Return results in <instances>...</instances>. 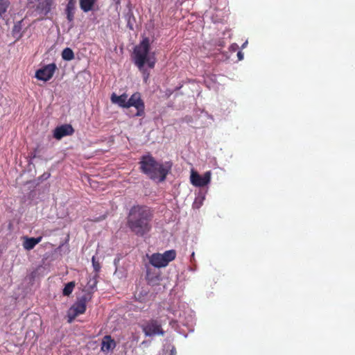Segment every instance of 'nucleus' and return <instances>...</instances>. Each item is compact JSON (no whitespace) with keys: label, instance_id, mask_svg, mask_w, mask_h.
<instances>
[{"label":"nucleus","instance_id":"obj_19","mask_svg":"<svg viewBox=\"0 0 355 355\" xmlns=\"http://www.w3.org/2000/svg\"><path fill=\"white\" fill-rule=\"evenodd\" d=\"M75 286H76L75 282H70L67 283L63 288V291H62L63 295L69 296L72 293Z\"/></svg>","mask_w":355,"mask_h":355},{"label":"nucleus","instance_id":"obj_17","mask_svg":"<svg viewBox=\"0 0 355 355\" xmlns=\"http://www.w3.org/2000/svg\"><path fill=\"white\" fill-rule=\"evenodd\" d=\"M97 0H80V7L85 12L93 9V6Z\"/></svg>","mask_w":355,"mask_h":355},{"label":"nucleus","instance_id":"obj_15","mask_svg":"<svg viewBox=\"0 0 355 355\" xmlns=\"http://www.w3.org/2000/svg\"><path fill=\"white\" fill-rule=\"evenodd\" d=\"M76 4V0H69L67 4L65 13L67 15V19L69 22H72L73 21Z\"/></svg>","mask_w":355,"mask_h":355},{"label":"nucleus","instance_id":"obj_24","mask_svg":"<svg viewBox=\"0 0 355 355\" xmlns=\"http://www.w3.org/2000/svg\"><path fill=\"white\" fill-rule=\"evenodd\" d=\"M139 71L143 74L144 81L145 83H146L148 81V78H149L150 73L147 71V69L145 68V67H144V69L143 70H139Z\"/></svg>","mask_w":355,"mask_h":355},{"label":"nucleus","instance_id":"obj_25","mask_svg":"<svg viewBox=\"0 0 355 355\" xmlns=\"http://www.w3.org/2000/svg\"><path fill=\"white\" fill-rule=\"evenodd\" d=\"M237 55H238L239 59L240 60L243 59V54H242V53L241 51L238 52Z\"/></svg>","mask_w":355,"mask_h":355},{"label":"nucleus","instance_id":"obj_2","mask_svg":"<svg viewBox=\"0 0 355 355\" xmlns=\"http://www.w3.org/2000/svg\"><path fill=\"white\" fill-rule=\"evenodd\" d=\"M139 164L143 173L151 180H158L159 182L165 180L170 170V168H166L162 164L157 162L150 155L142 156Z\"/></svg>","mask_w":355,"mask_h":355},{"label":"nucleus","instance_id":"obj_11","mask_svg":"<svg viewBox=\"0 0 355 355\" xmlns=\"http://www.w3.org/2000/svg\"><path fill=\"white\" fill-rule=\"evenodd\" d=\"M146 279L148 284L152 286L157 285L161 279L160 272L153 270L152 268L147 266Z\"/></svg>","mask_w":355,"mask_h":355},{"label":"nucleus","instance_id":"obj_14","mask_svg":"<svg viewBox=\"0 0 355 355\" xmlns=\"http://www.w3.org/2000/svg\"><path fill=\"white\" fill-rule=\"evenodd\" d=\"M116 347V343L111 336H105L101 343V350L103 352H108Z\"/></svg>","mask_w":355,"mask_h":355},{"label":"nucleus","instance_id":"obj_18","mask_svg":"<svg viewBox=\"0 0 355 355\" xmlns=\"http://www.w3.org/2000/svg\"><path fill=\"white\" fill-rule=\"evenodd\" d=\"M21 21H19L15 24L12 31L13 37H16L17 39L21 38L22 36V34L21 33Z\"/></svg>","mask_w":355,"mask_h":355},{"label":"nucleus","instance_id":"obj_9","mask_svg":"<svg viewBox=\"0 0 355 355\" xmlns=\"http://www.w3.org/2000/svg\"><path fill=\"white\" fill-rule=\"evenodd\" d=\"M190 179L193 185L199 187H204L211 180V172L207 171L201 176L198 172L191 171Z\"/></svg>","mask_w":355,"mask_h":355},{"label":"nucleus","instance_id":"obj_7","mask_svg":"<svg viewBox=\"0 0 355 355\" xmlns=\"http://www.w3.org/2000/svg\"><path fill=\"white\" fill-rule=\"evenodd\" d=\"M134 107L137 109L136 116H143L145 114V105L139 92L134 93L127 101V108Z\"/></svg>","mask_w":355,"mask_h":355},{"label":"nucleus","instance_id":"obj_16","mask_svg":"<svg viewBox=\"0 0 355 355\" xmlns=\"http://www.w3.org/2000/svg\"><path fill=\"white\" fill-rule=\"evenodd\" d=\"M52 4L53 0H41L37 5V9L40 13L46 15L51 11Z\"/></svg>","mask_w":355,"mask_h":355},{"label":"nucleus","instance_id":"obj_5","mask_svg":"<svg viewBox=\"0 0 355 355\" xmlns=\"http://www.w3.org/2000/svg\"><path fill=\"white\" fill-rule=\"evenodd\" d=\"M92 299L90 294H85L78 297L76 302L71 306L67 312L68 322H72L76 318L85 313L87 304Z\"/></svg>","mask_w":355,"mask_h":355},{"label":"nucleus","instance_id":"obj_4","mask_svg":"<svg viewBox=\"0 0 355 355\" xmlns=\"http://www.w3.org/2000/svg\"><path fill=\"white\" fill-rule=\"evenodd\" d=\"M176 257V251L175 250H169L165 251L163 254L153 253L148 256L149 263L157 268H164L173 261Z\"/></svg>","mask_w":355,"mask_h":355},{"label":"nucleus","instance_id":"obj_8","mask_svg":"<svg viewBox=\"0 0 355 355\" xmlns=\"http://www.w3.org/2000/svg\"><path fill=\"white\" fill-rule=\"evenodd\" d=\"M56 69L57 67L55 63L45 65L36 71L35 78L46 82L53 77Z\"/></svg>","mask_w":355,"mask_h":355},{"label":"nucleus","instance_id":"obj_6","mask_svg":"<svg viewBox=\"0 0 355 355\" xmlns=\"http://www.w3.org/2000/svg\"><path fill=\"white\" fill-rule=\"evenodd\" d=\"M141 328L146 336H163L165 334V331L162 328V322L158 319L151 318L145 320L141 325Z\"/></svg>","mask_w":355,"mask_h":355},{"label":"nucleus","instance_id":"obj_13","mask_svg":"<svg viewBox=\"0 0 355 355\" xmlns=\"http://www.w3.org/2000/svg\"><path fill=\"white\" fill-rule=\"evenodd\" d=\"M110 98L112 103L117 104L121 107L127 108L128 95L126 94L117 96L113 93Z\"/></svg>","mask_w":355,"mask_h":355},{"label":"nucleus","instance_id":"obj_10","mask_svg":"<svg viewBox=\"0 0 355 355\" xmlns=\"http://www.w3.org/2000/svg\"><path fill=\"white\" fill-rule=\"evenodd\" d=\"M74 129L71 125L64 124L55 128L53 130V137L60 140L64 137L72 135Z\"/></svg>","mask_w":355,"mask_h":355},{"label":"nucleus","instance_id":"obj_23","mask_svg":"<svg viewBox=\"0 0 355 355\" xmlns=\"http://www.w3.org/2000/svg\"><path fill=\"white\" fill-rule=\"evenodd\" d=\"M92 262L94 271L96 273H98L101 268L100 263L96 260V257L94 256H93L92 258Z\"/></svg>","mask_w":355,"mask_h":355},{"label":"nucleus","instance_id":"obj_29","mask_svg":"<svg viewBox=\"0 0 355 355\" xmlns=\"http://www.w3.org/2000/svg\"><path fill=\"white\" fill-rule=\"evenodd\" d=\"M119 0H117V1H116V2H119Z\"/></svg>","mask_w":355,"mask_h":355},{"label":"nucleus","instance_id":"obj_27","mask_svg":"<svg viewBox=\"0 0 355 355\" xmlns=\"http://www.w3.org/2000/svg\"><path fill=\"white\" fill-rule=\"evenodd\" d=\"M175 354V350L173 349L171 350V355H174Z\"/></svg>","mask_w":355,"mask_h":355},{"label":"nucleus","instance_id":"obj_21","mask_svg":"<svg viewBox=\"0 0 355 355\" xmlns=\"http://www.w3.org/2000/svg\"><path fill=\"white\" fill-rule=\"evenodd\" d=\"M125 19L127 20V26L130 28V29L133 30V22L135 21V18L130 8L125 15Z\"/></svg>","mask_w":355,"mask_h":355},{"label":"nucleus","instance_id":"obj_22","mask_svg":"<svg viewBox=\"0 0 355 355\" xmlns=\"http://www.w3.org/2000/svg\"><path fill=\"white\" fill-rule=\"evenodd\" d=\"M9 6V0H0V16L6 12Z\"/></svg>","mask_w":355,"mask_h":355},{"label":"nucleus","instance_id":"obj_1","mask_svg":"<svg viewBox=\"0 0 355 355\" xmlns=\"http://www.w3.org/2000/svg\"><path fill=\"white\" fill-rule=\"evenodd\" d=\"M153 210L145 205L132 206L127 216V226L135 235L143 237L152 230Z\"/></svg>","mask_w":355,"mask_h":355},{"label":"nucleus","instance_id":"obj_20","mask_svg":"<svg viewBox=\"0 0 355 355\" xmlns=\"http://www.w3.org/2000/svg\"><path fill=\"white\" fill-rule=\"evenodd\" d=\"M62 58L67 61L73 60L74 58L73 51L70 48H65L62 52Z\"/></svg>","mask_w":355,"mask_h":355},{"label":"nucleus","instance_id":"obj_26","mask_svg":"<svg viewBox=\"0 0 355 355\" xmlns=\"http://www.w3.org/2000/svg\"><path fill=\"white\" fill-rule=\"evenodd\" d=\"M194 259H195V254H194V252H193V253L191 254V261H192L193 260H194Z\"/></svg>","mask_w":355,"mask_h":355},{"label":"nucleus","instance_id":"obj_12","mask_svg":"<svg viewBox=\"0 0 355 355\" xmlns=\"http://www.w3.org/2000/svg\"><path fill=\"white\" fill-rule=\"evenodd\" d=\"M42 236L37 238L33 237H24L23 247L26 250H31L35 248V246L41 242Z\"/></svg>","mask_w":355,"mask_h":355},{"label":"nucleus","instance_id":"obj_28","mask_svg":"<svg viewBox=\"0 0 355 355\" xmlns=\"http://www.w3.org/2000/svg\"><path fill=\"white\" fill-rule=\"evenodd\" d=\"M96 281L95 280L94 283V286L96 285Z\"/></svg>","mask_w":355,"mask_h":355},{"label":"nucleus","instance_id":"obj_3","mask_svg":"<svg viewBox=\"0 0 355 355\" xmlns=\"http://www.w3.org/2000/svg\"><path fill=\"white\" fill-rule=\"evenodd\" d=\"M150 40L148 37L144 38L138 45L135 46L132 60L139 70H143L145 64L150 69L155 67L156 58L154 53H150Z\"/></svg>","mask_w":355,"mask_h":355}]
</instances>
